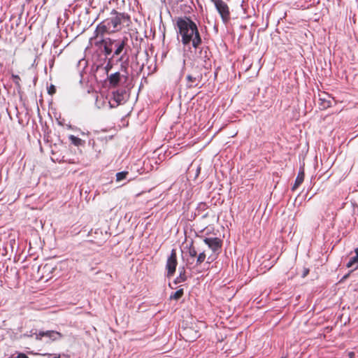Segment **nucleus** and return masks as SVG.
<instances>
[{
    "instance_id": "f257e3e1",
    "label": "nucleus",
    "mask_w": 358,
    "mask_h": 358,
    "mask_svg": "<svg viewBox=\"0 0 358 358\" xmlns=\"http://www.w3.org/2000/svg\"><path fill=\"white\" fill-rule=\"evenodd\" d=\"M130 23L131 18L128 14L120 13L113 9L110 16L96 26L94 37H103L105 34L116 33L121 31L123 27H129Z\"/></svg>"
},
{
    "instance_id": "f03ea898",
    "label": "nucleus",
    "mask_w": 358,
    "mask_h": 358,
    "mask_svg": "<svg viewBox=\"0 0 358 358\" xmlns=\"http://www.w3.org/2000/svg\"><path fill=\"white\" fill-rule=\"evenodd\" d=\"M178 33L181 36V42L184 45L191 42L194 48H197L202 43L198 27L189 17H178L176 20Z\"/></svg>"
},
{
    "instance_id": "7ed1b4c3",
    "label": "nucleus",
    "mask_w": 358,
    "mask_h": 358,
    "mask_svg": "<svg viewBox=\"0 0 358 358\" xmlns=\"http://www.w3.org/2000/svg\"><path fill=\"white\" fill-rule=\"evenodd\" d=\"M221 16L224 22H227L230 20L229 8L227 3L223 0H211Z\"/></svg>"
},
{
    "instance_id": "20e7f679",
    "label": "nucleus",
    "mask_w": 358,
    "mask_h": 358,
    "mask_svg": "<svg viewBox=\"0 0 358 358\" xmlns=\"http://www.w3.org/2000/svg\"><path fill=\"white\" fill-rule=\"evenodd\" d=\"M178 264L177 262V255H176V251L175 249H173L171 250V255L169 257L166 264V268L167 269V276L171 277L172 276L176 269V266Z\"/></svg>"
},
{
    "instance_id": "39448f33",
    "label": "nucleus",
    "mask_w": 358,
    "mask_h": 358,
    "mask_svg": "<svg viewBox=\"0 0 358 358\" xmlns=\"http://www.w3.org/2000/svg\"><path fill=\"white\" fill-rule=\"evenodd\" d=\"M203 242L213 252H220L222 246V241L217 237L205 238Z\"/></svg>"
},
{
    "instance_id": "423d86ee",
    "label": "nucleus",
    "mask_w": 358,
    "mask_h": 358,
    "mask_svg": "<svg viewBox=\"0 0 358 358\" xmlns=\"http://www.w3.org/2000/svg\"><path fill=\"white\" fill-rule=\"evenodd\" d=\"M42 337H48L51 341H55L62 338L63 337V335L59 331L52 330L46 331H40L38 333L36 334V338L38 340H41Z\"/></svg>"
},
{
    "instance_id": "0eeeda50",
    "label": "nucleus",
    "mask_w": 358,
    "mask_h": 358,
    "mask_svg": "<svg viewBox=\"0 0 358 358\" xmlns=\"http://www.w3.org/2000/svg\"><path fill=\"white\" fill-rule=\"evenodd\" d=\"M202 80V75L196 73V74H189L187 76V86L188 87H194L199 85V83Z\"/></svg>"
},
{
    "instance_id": "6e6552de",
    "label": "nucleus",
    "mask_w": 358,
    "mask_h": 358,
    "mask_svg": "<svg viewBox=\"0 0 358 358\" xmlns=\"http://www.w3.org/2000/svg\"><path fill=\"white\" fill-rule=\"evenodd\" d=\"M319 96L318 103L321 109L324 110L331 106V101L329 94L324 93L323 94H320Z\"/></svg>"
},
{
    "instance_id": "1a4fd4ad",
    "label": "nucleus",
    "mask_w": 358,
    "mask_h": 358,
    "mask_svg": "<svg viewBox=\"0 0 358 358\" xmlns=\"http://www.w3.org/2000/svg\"><path fill=\"white\" fill-rule=\"evenodd\" d=\"M188 253H189V257L191 258H192V261L187 260L186 265L189 268L192 269L193 267H192L191 266L193 264L194 258L196 257L198 255L197 250L195 248V246L194 245L193 242H192L191 244L189 245V247L188 249Z\"/></svg>"
},
{
    "instance_id": "9d476101",
    "label": "nucleus",
    "mask_w": 358,
    "mask_h": 358,
    "mask_svg": "<svg viewBox=\"0 0 358 358\" xmlns=\"http://www.w3.org/2000/svg\"><path fill=\"white\" fill-rule=\"evenodd\" d=\"M124 90H117L113 93V100L117 105H120L124 101Z\"/></svg>"
},
{
    "instance_id": "9b49d317",
    "label": "nucleus",
    "mask_w": 358,
    "mask_h": 358,
    "mask_svg": "<svg viewBox=\"0 0 358 358\" xmlns=\"http://www.w3.org/2000/svg\"><path fill=\"white\" fill-rule=\"evenodd\" d=\"M108 79L111 86L116 87L118 85L121 79L120 73L116 72L115 73H113L108 76Z\"/></svg>"
},
{
    "instance_id": "f8f14e48",
    "label": "nucleus",
    "mask_w": 358,
    "mask_h": 358,
    "mask_svg": "<svg viewBox=\"0 0 358 358\" xmlns=\"http://www.w3.org/2000/svg\"><path fill=\"white\" fill-rule=\"evenodd\" d=\"M305 177L304 170L303 169H301L298 173L296 178L295 180V182L292 187V190L294 191L303 182Z\"/></svg>"
},
{
    "instance_id": "ddd939ff",
    "label": "nucleus",
    "mask_w": 358,
    "mask_h": 358,
    "mask_svg": "<svg viewBox=\"0 0 358 358\" xmlns=\"http://www.w3.org/2000/svg\"><path fill=\"white\" fill-rule=\"evenodd\" d=\"M69 139L71 141L72 144H73L76 146H83L85 145V141L82 140L81 138L75 136L73 135H70L69 136Z\"/></svg>"
},
{
    "instance_id": "4468645a",
    "label": "nucleus",
    "mask_w": 358,
    "mask_h": 358,
    "mask_svg": "<svg viewBox=\"0 0 358 358\" xmlns=\"http://www.w3.org/2000/svg\"><path fill=\"white\" fill-rule=\"evenodd\" d=\"M184 295V289L182 288L178 289L176 292L173 293L170 296L171 300L178 301Z\"/></svg>"
},
{
    "instance_id": "2eb2a0df",
    "label": "nucleus",
    "mask_w": 358,
    "mask_h": 358,
    "mask_svg": "<svg viewBox=\"0 0 358 358\" xmlns=\"http://www.w3.org/2000/svg\"><path fill=\"white\" fill-rule=\"evenodd\" d=\"M355 256L352 257L346 264L347 268H351L358 262V248L355 249Z\"/></svg>"
},
{
    "instance_id": "dca6fc26",
    "label": "nucleus",
    "mask_w": 358,
    "mask_h": 358,
    "mask_svg": "<svg viewBox=\"0 0 358 358\" xmlns=\"http://www.w3.org/2000/svg\"><path fill=\"white\" fill-rule=\"evenodd\" d=\"M127 40L128 39L126 37L123 38V40L120 42L117 49L115 50L114 52L115 55H119L122 52L123 49L125 47Z\"/></svg>"
},
{
    "instance_id": "f3484780",
    "label": "nucleus",
    "mask_w": 358,
    "mask_h": 358,
    "mask_svg": "<svg viewBox=\"0 0 358 358\" xmlns=\"http://www.w3.org/2000/svg\"><path fill=\"white\" fill-rule=\"evenodd\" d=\"M206 254L205 251H202L199 252V254L196 257V266L201 265L206 259Z\"/></svg>"
},
{
    "instance_id": "a211bd4d",
    "label": "nucleus",
    "mask_w": 358,
    "mask_h": 358,
    "mask_svg": "<svg viewBox=\"0 0 358 358\" xmlns=\"http://www.w3.org/2000/svg\"><path fill=\"white\" fill-rule=\"evenodd\" d=\"M129 172L128 171H122L118 172L116 173V181L120 182L124 179H126L127 176H128Z\"/></svg>"
},
{
    "instance_id": "6ab92c4d",
    "label": "nucleus",
    "mask_w": 358,
    "mask_h": 358,
    "mask_svg": "<svg viewBox=\"0 0 358 358\" xmlns=\"http://www.w3.org/2000/svg\"><path fill=\"white\" fill-rule=\"evenodd\" d=\"M99 43L101 44V45H104V52H105L106 55H109L111 54L112 49L107 45V43H106V41L105 39L102 38Z\"/></svg>"
},
{
    "instance_id": "aec40b11",
    "label": "nucleus",
    "mask_w": 358,
    "mask_h": 358,
    "mask_svg": "<svg viewBox=\"0 0 358 358\" xmlns=\"http://www.w3.org/2000/svg\"><path fill=\"white\" fill-rule=\"evenodd\" d=\"M11 78H12V80H13V83H15L16 87L17 89H20L21 88V85H20L21 79H20V76L13 73L11 75Z\"/></svg>"
},
{
    "instance_id": "412c9836",
    "label": "nucleus",
    "mask_w": 358,
    "mask_h": 358,
    "mask_svg": "<svg viewBox=\"0 0 358 358\" xmlns=\"http://www.w3.org/2000/svg\"><path fill=\"white\" fill-rule=\"evenodd\" d=\"M186 280H187V277H186V275H185V270L183 268L182 269V272H180L179 276L177 277V278L176 279L175 282L176 284L177 283H180V282H185Z\"/></svg>"
},
{
    "instance_id": "4be33fe9",
    "label": "nucleus",
    "mask_w": 358,
    "mask_h": 358,
    "mask_svg": "<svg viewBox=\"0 0 358 358\" xmlns=\"http://www.w3.org/2000/svg\"><path fill=\"white\" fill-rule=\"evenodd\" d=\"M48 93L50 95H53L56 93V87L54 85H50V87H48Z\"/></svg>"
},
{
    "instance_id": "5701e85b",
    "label": "nucleus",
    "mask_w": 358,
    "mask_h": 358,
    "mask_svg": "<svg viewBox=\"0 0 358 358\" xmlns=\"http://www.w3.org/2000/svg\"><path fill=\"white\" fill-rule=\"evenodd\" d=\"M90 241L96 244L99 246L102 245L103 243H104V241L103 239H100V240L92 239V240H90Z\"/></svg>"
},
{
    "instance_id": "b1692460",
    "label": "nucleus",
    "mask_w": 358,
    "mask_h": 358,
    "mask_svg": "<svg viewBox=\"0 0 358 358\" xmlns=\"http://www.w3.org/2000/svg\"><path fill=\"white\" fill-rule=\"evenodd\" d=\"M357 268H358V266H356L355 268H353L352 270H351L350 271H349V273H348V274L345 275L342 278V279L341 280V282H343V281L345 280H346V279L350 276V273H351L352 271H355L356 269H357Z\"/></svg>"
},
{
    "instance_id": "393cba45",
    "label": "nucleus",
    "mask_w": 358,
    "mask_h": 358,
    "mask_svg": "<svg viewBox=\"0 0 358 358\" xmlns=\"http://www.w3.org/2000/svg\"><path fill=\"white\" fill-rule=\"evenodd\" d=\"M308 273H309V269L308 268H304L303 274H302V277L305 278L306 276H307L308 275Z\"/></svg>"
},
{
    "instance_id": "a878e982",
    "label": "nucleus",
    "mask_w": 358,
    "mask_h": 358,
    "mask_svg": "<svg viewBox=\"0 0 358 358\" xmlns=\"http://www.w3.org/2000/svg\"><path fill=\"white\" fill-rule=\"evenodd\" d=\"M43 271H50L52 269L51 266L48 265V264H45L43 268H42Z\"/></svg>"
},
{
    "instance_id": "bb28decb",
    "label": "nucleus",
    "mask_w": 358,
    "mask_h": 358,
    "mask_svg": "<svg viewBox=\"0 0 358 358\" xmlns=\"http://www.w3.org/2000/svg\"><path fill=\"white\" fill-rule=\"evenodd\" d=\"M17 358H29L27 355H26L24 353H20Z\"/></svg>"
},
{
    "instance_id": "cd10ccee",
    "label": "nucleus",
    "mask_w": 358,
    "mask_h": 358,
    "mask_svg": "<svg viewBox=\"0 0 358 358\" xmlns=\"http://www.w3.org/2000/svg\"><path fill=\"white\" fill-rule=\"evenodd\" d=\"M100 234L101 235H102V232L99 230V229H96L94 231V234Z\"/></svg>"
},
{
    "instance_id": "c85d7f7f",
    "label": "nucleus",
    "mask_w": 358,
    "mask_h": 358,
    "mask_svg": "<svg viewBox=\"0 0 358 358\" xmlns=\"http://www.w3.org/2000/svg\"><path fill=\"white\" fill-rule=\"evenodd\" d=\"M354 355H355L354 352H350V353L349 354V356H350V357H349V358H354Z\"/></svg>"
},
{
    "instance_id": "c756f323",
    "label": "nucleus",
    "mask_w": 358,
    "mask_h": 358,
    "mask_svg": "<svg viewBox=\"0 0 358 358\" xmlns=\"http://www.w3.org/2000/svg\"><path fill=\"white\" fill-rule=\"evenodd\" d=\"M92 233H93V231H92V230H91V231H90V233H89V236H92Z\"/></svg>"
},
{
    "instance_id": "7c9ffc66",
    "label": "nucleus",
    "mask_w": 358,
    "mask_h": 358,
    "mask_svg": "<svg viewBox=\"0 0 358 358\" xmlns=\"http://www.w3.org/2000/svg\"><path fill=\"white\" fill-rule=\"evenodd\" d=\"M54 358H60V355L55 356Z\"/></svg>"
},
{
    "instance_id": "2f4dec72",
    "label": "nucleus",
    "mask_w": 358,
    "mask_h": 358,
    "mask_svg": "<svg viewBox=\"0 0 358 358\" xmlns=\"http://www.w3.org/2000/svg\"><path fill=\"white\" fill-rule=\"evenodd\" d=\"M357 266H358V265H357Z\"/></svg>"
}]
</instances>
